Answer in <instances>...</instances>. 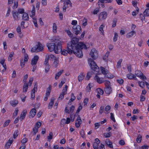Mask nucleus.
<instances>
[{
	"mask_svg": "<svg viewBox=\"0 0 149 149\" xmlns=\"http://www.w3.org/2000/svg\"><path fill=\"white\" fill-rule=\"evenodd\" d=\"M79 39L76 37L72 38L71 41L67 44V50H61V54L64 56L67 55L68 53L70 54L73 53L77 56L81 58L83 56L81 49H86L87 48L86 45L80 42H78Z\"/></svg>",
	"mask_w": 149,
	"mask_h": 149,
	"instance_id": "f257e3e1",
	"label": "nucleus"
},
{
	"mask_svg": "<svg viewBox=\"0 0 149 149\" xmlns=\"http://www.w3.org/2000/svg\"><path fill=\"white\" fill-rule=\"evenodd\" d=\"M47 46L50 52L54 51L56 54L61 51L62 46L60 41L58 40H53L52 42L47 44Z\"/></svg>",
	"mask_w": 149,
	"mask_h": 149,
	"instance_id": "f03ea898",
	"label": "nucleus"
},
{
	"mask_svg": "<svg viewBox=\"0 0 149 149\" xmlns=\"http://www.w3.org/2000/svg\"><path fill=\"white\" fill-rule=\"evenodd\" d=\"M88 61V63L90 64L91 69L95 71L98 72L99 68L93 60L91 58H89Z\"/></svg>",
	"mask_w": 149,
	"mask_h": 149,
	"instance_id": "7ed1b4c3",
	"label": "nucleus"
},
{
	"mask_svg": "<svg viewBox=\"0 0 149 149\" xmlns=\"http://www.w3.org/2000/svg\"><path fill=\"white\" fill-rule=\"evenodd\" d=\"M43 46L40 42H38V44L34 47H33L31 50L32 52H38L42 51L43 49Z\"/></svg>",
	"mask_w": 149,
	"mask_h": 149,
	"instance_id": "20e7f679",
	"label": "nucleus"
},
{
	"mask_svg": "<svg viewBox=\"0 0 149 149\" xmlns=\"http://www.w3.org/2000/svg\"><path fill=\"white\" fill-rule=\"evenodd\" d=\"M104 84L105 86L104 88L105 92L107 94H110L112 92V89L111 87L110 81L108 80L105 81Z\"/></svg>",
	"mask_w": 149,
	"mask_h": 149,
	"instance_id": "39448f33",
	"label": "nucleus"
},
{
	"mask_svg": "<svg viewBox=\"0 0 149 149\" xmlns=\"http://www.w3.org/2000/svg\"><path fill=\"white\" fill-rule=\"evenodd\" d=\"M89 55L91 57L92 59L93 60L96 59L98 56L97 51L94 48H93L91 49Z\"/></svg>",
	"mask_w": 149,
	"mask_h": 149,
	"instance_id": "423d86ee",
	"label": "nucleus"
},
{
	"mask_svg": "<svg viewBox=\"0 0 149 149\" xmlns=\"http://www.w3.org/2000/svg\"><path fill=\"white\" fill-rule=\"evenodd\" d=\"M72 30L73 32L76 35H77L81 31V26L79 25L73 26L72 27Z\"/></svg>",
	"mask_w": 149,
	"mask_h": 149,
	"instance_id": "0eeeda50",
	"label": "nucleus"
},
{
	"mask_svg": "<svg viewBox=\"0 0 149 149\" xmlns=\"http://www.w3.org/2000/svg\"><path fill=\"white\" fill-rule=\"evenodd\" d=\"M69 5L71 6V3L70 0H64V1L63 6V11L65 12L66 9L69 7Z\"/></svg>",
	"mask_w": 149,
	"mask_h": 149,
	"instance_id": "6e6552de",
	"label": "nucleus"
},
{
	"mask_svg": "<svg viewBox=\"0 0 149 149\" xmlns=\"http://www.w3.org/2000/svg\"><path fill=\"white\" fill-rule=\"evenodd\" d=\"M107 14L105 11L101 12L99 15L98 19L99 20H102L105 19L107 17Z\"/></svg>",
	"mask_w": 149,
	"mask_h": 149,
	"instance_id": "1a4fd4ad",
	"label": "nucleus"
},
{
	"mask_svg": "<svg viewBox=\"0 0 149 149\" xmlns=\"http://www.w3.org/2000/svg\"><path fill=\"white\" fill-rule=\"evenodd\" d=\"M82 123V120L80 116L77 115V119L75 121V126L77 128L79 127Z\"/></svg>",
	"mask_w": 149,
	"mask_h": 149,
	"instance_id": "9d476101",
	"label": "nucleus"
},
{
	"mask_svg": "<svg viewBox=\"0 0 149 149\" xmlns=\"http://www.w3.org/2000/svg\"><path fill=\"white\" fill-rule=\"evenodd\" d=\"M39 59V57L37 55L35 56L31 60V64L33 66L36 65Z\"/></svg>",
	"mask_w": 149,
	"mask_h": 149,
	"instance_id": "9b49d317",
	"label": "nucleus"
},
{
	"mask_svg": "<svg viewBox=\"0 0 149 149\" xmlns=\"http://www.w3.org/2000/svg\"><path fill=\"white\" fill-rule=\"evenodd\" d=\"M36 111L35 109H32L29 112V117L30 118H33L36 114Z\"/></svg>",
	"mask_w": 149,
	"mask_h": 149,
	"instance_id": "f8f14e48",
	"label": "nucleus"
},
{
	"mask_svg": "<svg viewBox=\"0 0 149 149\" xmlns=\"http://www.w3.org/2000/svg\"><path fill=\"white\" fill-rule=\"evenodd\" d=\"M51 88L50 86L47 89L46 92V96L45 97L44 100L45 101H47L48 99V97L49 96L50 93L51 91Z\"/></svg>",
	"mask_w": 149,
	"mask_h": 149,
	"instance_id": "ddd939ff",
	"label": "nucleus"
},
{
	"mask_svg": "<svg viewBox=\"0 0 149 149\" xmlns=\"http://www.w3.org/2000/svg\"><path fill=\"white\" fill-rule=\"evenodd\" d=\"M12 13L15 20L19 19V17L18 16V13L17 12L13 11L12 12Z\"/></svg>",
	"mask_w": 149,
	"mask_h": 149,
	"instance_id": "4468645a",
	"label": "nucleus"
},
{
	"mask_svg": "<svg viewBox=\"0 0 149 149\" xmlns=\"http://www.w3.org/2000/svg\"><path fill=\"white\" fill-rule=\"evenodd\" d=\"M26 113V110H23L20 116V119L21 120H23L25 118Z\"/></svg>",
	"mask_w": 149,
	"mask_h": 149,
	"instance_id": "2eb2a0df",
	"label": "nucleus"
},
{
	"mask_svg": "<svg viewBox=\"0 0 149 149\" xmlns=\"http://www.w3.org/2000/svg\"><path fill=\"white\" fill-rule=\"evenodd\" d=\"M136 32L134 31H132L128 33L126 35V37L127 38H129L132 37L134 35L136 34Z\"/></svg>",
	"mask_w": 149,
	"mask_h": 149,
	"instance_id": "dca6fc26",
	"label": "nucleus"
},
{
	"mask_svg": "<svg viewBox=\"0 0 149 149\" xmlns=\"http://www.w3.org/2000/svg\"><path fill=\"white\" fill-rule=\"evenodd\" d=\"M113 0H99L97 2V4L99 6L100 5V3H109L112 2Z\"/></svg>",
	"mask_w": 149,
	"mask_h": 149,
	"instance_id": "f3484780",
	"label": "nucleus"
},
{
	"mask_svg": "<svg viewBox=\"0 0 149 149\" xmlns=\"http://www.w3.org/2000/svg\"><path fill=\"white\" fill-rule=\"evenodd\" d=\"M95 80H96L97 82L99 84H101L103 83L105 81L103 80L102 78H100L99 76L96 75L94 77Z\"/></svg>",
	"mask_w": 149,
	"mask_h": 149,
	"instance_id": "a211bd4d",
	"label": "nucleus"
},
{
	"mask_svg": "<svg viewBox=\"0 0 149 149\" xmlns=\"http://www.w3.org/2000/svg\"><path fill=\"white\" fill-rule=\"evenodd\" d=\"M13 139L10 140V139L8 140L5 145V149H8L10 147V146L13 142Z\"/></svg>",
	"mask_w": 149,
	"mask_h": 149,
	"instance_id": "6ab92c4d",
	"label": "nucleus"
},
{
	"mask_svg": "<svg viewBox=\"0 0 149 149\" xmlns=\"http://www.w3.org/2000/svg\"><path fill=\"white\" fill-rule=\"evenodd\" d=\"M105 142L108 147H109L110 148H113V145L112 144V143L110 141L109 139H107L105 141Z\"/></svg>",
	"mask_w": 149,
	"mask_h": 149,
	"instance_id": "aec40b11",
	"label": "nucleus"
},
{
	"mask_svg": "<svg viewBox=\"0 0 149 149\" xmlns=\"http://www.w3.org/2000/svg\"><path fill=\"white\" fill-rule=\"evenodd\" d=\"M29 18L28 15L25 13H24L23 14L22 19L24 20L28 21Z\"/></svg>",
	"mask_w": 149,
	"mask_h": 149,
	"instance_id": "412c9836",
	"label": "nucleus"
},
{
	"mask_svg": "<svg viewBox=\"0 0 149 149\" xmlns=\"http://www.w3.org/2000/svg\"><path fill=\"white\" fill-rule=\"evenodd\" d=\"M54 99L53 98H52L51 99L50 102L48 105V108L49 109H51L52 108L54 103Z\"/></svg>",
	"mask_w": 149,
	"mask_h": 149,
	"instance_id": "4be33fe9",
	"label": "nucleus"
},
{
	"mask_svg": "<svg viewBox=\"0 0 149 149\" xmlns=\"http://www.w3.org/2000/svg\"><path fill=\"white\" fill-rule=\"evenodd\" d=\"M63 70H61L56 74L55 77L56 79L57 80L59 78V77L63 73Z\"/></svg>",
	"mask_w": 149,
	"mask_h": 149,
	"instance_id": "5701e85b",
	"label": "nucleus"
},
{
	"mask_svg": "<svg viewBox=\"0 0 149 149\" xmlns=\"http://www.w3.org/2000/svg\"><path fill=\"white\" fill-rule=\"evenodd\" d=\"M85 74H84L83 73H81L79 75L78 77V80L79 82L81 81L83 79Z\"/></svg>",
	"mask_w": 149,
	"mask_h": 149,
	"instance_id": "b1692460",
	"label": "nucleus"
},
{
	"mask_svg": "<svg viewBox=\"0 0 149 149\" xmlns=\"http://www.w3.org/2000/svg\"><path fill=\"white\" fill-rule=\"evenodd\" d=\"M135 74L137 77H140L143 73L140 71L137 70L135 71Z\"/></svg>",
	"mask_w": 149,
	"mask_h": 149,
	"instance_id": "393cba45",
	"label": "nucleus"
},
{
	"mask_svg": "<svg viewBox=\"0 0 149 149\" xmlns=\"http://www.w3.org/2000/svg\"><path fill=\"white\" fill-rule=\"evenodd\" d=\"M66 93H65L64 92L62 91L61 93L60 94L59 97H58V100H62L64 98V95L66 94Z\"/></svg>",
	"mask_w": 149,
	"mask_h": 149,
	"instance_id": "a878e982",
	"label": "nucleus"
},
{
	"mask_svg": "<svg viewBox=\"0 0 149 149\" xmlns=\"http://www.w3.org/2000/svg\"><path fill=\"white\" fill-rule=\"evenodd\" d=\"M10 104L13 107H15L18 103V102L16 100H13L10 102Z\"/></svg>",
	"mask_w": 149,
	"mask_h": 149,
	"instance_id": "bb28decb",
	"label": "nucleus"
},
{
	"mask_svg": "<svg viewBox=\"0 0 149 149\" xmlns=\"http://www.w3.org/2000/svg\"><path fill=\"white\" fill-rule=\"evenodd\" d=\"M28 84L27 83H24L23 85V92H26L28 88Z\"/></svg>",
	"mask_w": 149,
	"mask_h": 149,
	"instance_id": "cd10ccee",
	"label": "nucleus"
},
{
	"mask_svg": "<svg viewBox=\"0 0 149 149\" xmlns=\"http://www.w3.org/2000/svg\"><path fill=\"white\" fill-rule=\"evenodd\" d=\"M111 108V107L109 105L107 106L104 108L105 113L106 114L108 113L109 112L108 111L110 110Z\"/></svg>",
	"mask_w": 149,
	"mask_h": 149,
	"instance_id": "c85d7f7f",
	"label": "nucleus"
},
{
	"mask_svg": "<svg viewBox=\"0 0 149 149\" xmlns=\"http://www.w3.org/2000/svg\"><path fill=\"white\" fill-rule=\"evenodd\" d=\"M117 21V20L116 18H114L113 19L112 25V27L114 28L116 26Z\"/></svg>",
	"mask_w": 149,
	"mask_h": 149,
	"instance_id": "c756f323",
	"label": "nucleus"
},
{
	"mask_svg": "<svg viewBox=\"0 0 149 149\" xmlns=\"http://www.w3.org/2000/svg\"><path fill=\"white\" fill-rule=\"evenodd\" d=\"M109 52H107L105 54L104 56L103 57V59L105 61H107V58L108 57Z\"/></svg>",
	"mask_w": 149,
	"mask_h": 149,
	"instance_id": "7c9ffc66",
	"label": "nucleus"
},
{
	"mask_svg": "<svg viewBox=\"0 0 149 149\" xmlns=\"http://www.w3.org/2000/svg\"><path fill=\"white\" fill-rule=\"evenodd\" d=\"M75 99V97L73 93H71V97L69 101V102L70 103L71 102H73Z\"/></svg>",
	"mask_w": 149,
	"mask_h": 149,
	"instance_id": "2f4dec72",
	"label": "nucleus"
},
{
	"mask_svg": "<svg viewBox=\"0 0 149 149\" xmlns=\"http://www.w3.org/2000/svg\"><path fill=\"white\" fill-rule=\"evenodd\" d=\"M19 134V131L18 130H16L13 134V138L14 139H15L18 136Z\"/></svg>",
	"mask_w": 149,
	"mask_h": 149,
	"instance_id": "473e14b6",
	"label": "nucleus"
},
{
	"mask_svg": "<svg viewBox=\"0 0 149 149\" xmlns=\"http://www.w3.org/2000/svg\"><path fill=\"white\" fill-rule=\"evenodd\" d=\"M144 15L145 16H149V9H146L143 12Z\"/></svg>",
	"mask_w": 149,
	"mask_h": 149,
	"instance_id": "72a5a7b5",
	"label": "nucleus"
},
{
	"mask_svg": "<svg viewBox=\"0 0 149 149\" xmlns=\"http://www.w3.org/2000/svg\"><path fill=\"white\" fill-rule=\"evenodd\" d=\"M65 31L68 34V36L71 38H72L73 37V34L69 30H65Z\"/></svg>",
	"mask_w": 149,
	"mask_h": 149,
	"instance_id": "f704fd0d",
	"label": "nucleus"
},
{
	"mask_svg": "<svg viewBox=\"0 0 149 149\" xmlns=\"http://www.w3.org/2000/svg\"><path fill=\"white\" fill-rule=\"evenodd\" d=\"M10 120H6L4 123L3 124V126L4 127H6L8 126V125L10 123Z\"/></svg>",
	"mask_w": 149,
	"mask_h": 149,
	"instance_id": "c9c22d12",
	"label": "nucleus"
},
{
	"mask_svg": "<svg viewBox=\"0 0 149 149\" xmlns=\"http://www.w3.org/2000/svg\"><path fill=\"white\" fill-rule=\"evenodd\" d=\"M104 27V26L102 24L100 26L99 28V30L100 32L102 34L104 35V30H103V27Z\"/></svg>",
	"mask_w": 149,
	"mask_h": 149,
	"instance_id": "e433bc0d",
	"label": "nucleus"
},
{
	"mask_svg": "<svg viewBox=\"0 0 149 149\" xmlns=\"http://www.w3.org/2000/svg\"><path fill=\"white\" fill-rule=\"evenodd\" d=\"M142 136L140 134L139 135L136 139L137 142L139 143L141 142V141L142 139Z\"/></svg>",
	"mask_w": 149,
	"mask_h": 149,
	"instance_id": "4c0bfd02",
	"label": "nucleus"
},
{
	"mask_svg": "<svg viewBox=\"0 0 149 149\" xmlns=\"http://www.w3.org/2000/svg\"><path fill=\"white\" fill-rule=\"evenodd\" d=\"M59 63V61L58 59L55 58L54 60V62L53 63V64L54 65L55 67H56L58 66Z\"/></svg>",
	"mask_w": 149,
	"mask_h": 149,
	"instance_id": "58836bf2",
	"label": "nucleus"
},
{
	"mask_svg": "<svg viewBox=\"0 0 149 149\" xmlns=\"http://www.w3.org/2000/svg\"><path fill=\"white\" fill-rule=\"evenodd\" d=\"M66 123L65 119V118L62 119L61 121L60 125L61 126H63Z\"/></svg>",
	"mask_w": 149,
	"mask_h": 149,
	"instance_id": "ea45409f",
	"label": "nucleus"
},
{
	"mask_svg": "<svg viewBox=\"0 0 149 149\" xmlns=\"http://www.w3.org/2000/svg\"><path fill=\"white\" fill-rule=\"evenodd\" d=\"M53 134L52 132H51L49 133V136H47L48 140L50 141V140L52 139Z\"/></svg>",
	"mask_w": 149,
	"mask_h": 149,
	"instance_id": "a19ab883",
	"label": "nucleus"
},
{
	"mask_svg": "<svg viewBox=\"0 0 149 149\" xmlns=\"http://www.w3.org/2000/svg\"><path fill=\"white\" fill-rule=\"evenodd\" d=\"M134 76V74H132V73H130L128 74H127V78L130 79H133V77Z\"/></svg>",
	"mask_w": 149,
	"mask_h": 149,
	"instance_id": "79ce46f5",
	"label": "nucleus"
},
{
	"mask_svg": "<svg viewBox=\"0 0 149 149\" xmlns=\"http://www.w3.org/2000/svg\"><path fill=\"white\" fill-rule=\"evenodd\" d=\"M118 36V34L116 33H114V36L113 38V41L114 42H116L117 40V38Z\"/></svg>",
	"mask_w": 149,
	"mask_h": 149,
	"instance_id": "37998d69",
	"label": "nucleus"
},
{
	"mask_svg": "<svg viewBox=\"0 0 149 149\" xmlns=\"http://www.w3.org/2000/svg\"><path fill=\"white\" fill-rule=\"evenodd\" d=\"M105 77H107L109 79H112L114 77V76L112 74H109L108 73L106 74L105 75Z\"/></svg>",
	"mask_w": 149,
	"mask_h": 149,
	"instance_id": "c03bdc74",
	"label": "nucleus"
},
{
	"mask_svg": "<svg viewBox=\"0 0 149 149\" xmlns=\"http://www.w3.org/2000/svg\"><path fill=\"white\" fill-rule=\"evenodd\" d=\"M20 97L22 101L23 102H24L25 100L26 96H25L23 94H21L20 95Z\"/></svg>",
	"mask_w": 149,
	"mask_h": 149,
	"instance_id": "a18cd8bd",
	"label": "nucleus"
},
{
	"mask_svg": "<svg viewBox=\"0 0 149 149\" xmlns=\"http://www.w3.org/2000/svg\"><path fill=\"white\" fill-rule=\"evenodd\" d=\"M14 53L13 52H11L8 57V61H11L12 59V57L13 56Z\"/></svg>",
	"mask_w": 149,
	"mask_h": 149,
	"instance_id": "49530a36",
	"label": "nucleus"
},
{
	"mask_svg": "<svg viewBox=\"0 0 149 149\" xmlns=\"http://www.w3.org/2000/svg\"><path fill=\"white\" fill-rule=\"evenodd\" d=\"M101 70L102 73L105 75L107 73V71L105 70V69L103 67H101Z\"/></svg>",
	"mask_w": 149,
	"mask_h": 149,
	"instance_id": "de8ad7c7",
	"label": "nucleus"
},
{
	"mask_svg": "<svg viewBox=\"0 0 149 149\" xmlns=\"http://www.w3.org/2000/svg\"><path fill=\"white\" fill-rule=\"evenodd\" d=\"M122 61V59H120L117 63V67L118 68L120 67L121 62Z\"/></svg>",
	"mask_w": 149,
	"mask_h": 149,
	"instance_id": "09e8293b",
	"label": "nucleus"
},
{
	"mask_svg": "<svg viewBox=\"0 0 149 149\" xmlns=\"http://www.w3.org/2000/svg\"><path fill=\"white\" fill-rule=\"evenodd\" d=\"M49 60V57H46V58L44 63V65H45V66L49 65L48 63Z\"/></svg>",
	"mask_w": 149,
	"mask_h": 149,
	"instance_id": "8fccbe9b",
	"label": "nucleus"
},
{
	"mask_svg": "<svg viewBox=\"0 0 149 149\" xmlns=\"http://www.w3.org/2000/svg\"><path fill=\"white\" fill-rule=\"evenodd\" d=\"M18 111H19V110H18V108H15V111L13 114V116H15V117L13 118H15V117H16L17 116Z\"/></svg>",
	"mask_w": 149,
	"mask_h": 149,
	"instance_id": "3c124183",
	"label": "nucleus"
},
{
	"mask_svg": "<svg viewBox=\"0 0 149 149\" xmlns=\"http://www.w3.org/2000/svg\"><path fill=\"white\" fill-rule=\"evenodd\" d=\"M24 10L23 8H19L18 9V11L17 12L18 13V14H22L24 13Z\"/></svg>",
	"mask_w": 149,
	"mask_h": 149,
	"instance_id": "603ef678",
	"label": "nucleus"
},
{
	"mask_svg": "<svg viewBox=\"0 0 149 149\" xmlns=\"http://www.w3.org/2000/svg\"><path fill=\"white\" fill-rule=\"evenodd\" d=\"M53 29L54 32H56L57 30V26L56 23H54L53 24Z\"/></svg>",
	"mask_w": 149,
	"mask_h": 149,
	"instance_id": "864d4df0",
	"label": "nucleus"
},
{
	"mask_svg": "<svg viewBox=\"0 0 149 149\" xmlns=\"http://www.w3.org/2000/svg\"><path fill=\"white\" fill-rule=\"evenodd\" d=\"M23 60V59L21 60L20 61V65L22 68H23L24 67V65L25 63V62Z\"/></svg>",
	"mask_w": 149,
	"mask_h": 149,
	"instance_id": "5fc2aeb1",
	"label": "nucleus"
},
{
	"mask_svg": "<svg viewBox=\"0 0 149 149\" xmlns=\"http://www.w3.org/2000/svg\"><path fill=\"white\" fill-rule=\"evenodd\" d=\"M104 109V106H101L100 108L99 111V113L101 114L103 112Z\"/></svg>",
	"mask_w": 149,
	"mask_h": 149,
	"instance_id": "6e6d98bb",
	"label": "nucleus"
},
{
	"mask_svg": "<svg viewBox=\"0 0 149 149\" xmlns=\"http://www.w3.org/2000/svg\"><path fill=\"white\" fill-rule=\"evenodd\" d=\"M92 73L91 72H88L87 74L86 77L87 78V80H88L91 77Z\"/></svg>",
	"mask_w": 149,
	"mask_h": 149,
	"instance_id": "4d7b16f0",
	"label": "nucleus"
},
{
	"mask_svg": "<svg viewBox=\"0 0 149 149\" xmlns=\"http://www.w3.org/2000/svg\"><path fill=\"white\" fill-rule=\"evenodd\" d=\"M82 106L80 104L79 106V107L76 112V114L78 113H79L80 111L82 109Z\"/></svg>",
	"mask_w": 149,
	"mask_h": 149,
	"instance_id": "13d9d810",
	"label": "nucleus"
},
{
	"mask_svg": "<svg viewBox=\"0 0 149 149\" xmlns=\"http://www.w3.org/2000/svg\"><path fill=\"white\" fill-rule=\"evenodd\" d=\"M138 83L139 86L140 87H141L142 88H143V87H144V86H145V84H144V83L143 82H140V81H139L138 82Z\"/></svg>",
	"mask_w": 149,
	"mask_h": 149,
	"instance_id": "bf43d9fd",
	"label": "nucleus"
},
{
	"mask_svg": "<svg viewBox=\"0 0 149 149\" xmlns=\"http://www.w3.org/2000/svg\"><path fill=\"white\" fill-rule=\"evenodd\" d=\"M36 91H31V98L33 99H34L35 98V93Z\"/></svg>",
	"mask_w": 149,
	"mask_h": 149,
	"instance_id": "052dcab7",
	"label": "nucleus"
},
{
	"mask_svg": "<svg viewBox=\"0 0 149 149\" xmlns=\"http://www.w3.org/2000/svg\"><path fill=\"white\" fill-rule=\"evenodd\" d=\"M87 24V19L84 18L83 20L82 26H85Z\"/></svg>",
	"mask_w": 149,
	"mask_h": 149,
	"instance_id": "680f3d73",
	"label": "nucleus"
},
{
	"mask_svg": "<svg viewBox=\"0 0 149 149\" xmlns=\"http://www.w3.org/2000/svg\"><path fill=\"white\" fill-rule=\"evenodd\" d=\"M17 31L19 34H21L22 32L21 31V29L19 25L17 26Z\"/></svg>",
	"mask_w": 149,
	"mask_h": 149,
	"instance_id": "e2e57ef3",
	"label": "nucleus"
},
{
	"mask_svg": "<svg viewBox=\"0 0 149 149\" xmlns=\"http://www.w3.org/2000/svg\"><path fill=\"white\" fill-rule=\"evenodd\" d=\"M37 83L36 82L35 83L33 88L32 90L36 91L37 90Z\"/></svg>",
	"mask_w": 149,
	"mask_h": 149,
	"instance_id": "0e129e2a",
	"label": "nucleus"
},
{
	"mask_svg": "<svg viewBox=\"0 0 149 149\" xmlns=\"http://www.w3.org/2000/svg\"><path fill=\"white\" fill-rule=\"evenodd\" d=\"M18 6V3L17 2H15L14 3V5L13 6V9H15L17 8Z\"/></svg>",
	"mask_w": 149,
	"mask_h": 149,
	"instance_id": "69168bd1",
	"label": "nucleus"
},
{
	"mask_svg": "<svg viewBox=\"0 0 149 149\" xmlns=\"http://www.w3.org/2000/svg\"><path fill=\"white\" fill-rule=\"evenodd\" d=\"M80 134L83 138H84L85 137V133L84 130H82L80 132Z\"/></svg>",
	"mask_w": 149,
	"mask_h": 149,
	"instance_id": "338daca9",
	"label": "nucleus"
},
{
	"mask_svg": "<svg viewBox=\"0 0 149 149\" xmlns=\"http://www.w3.org/2000/svg\"><path fill=\"white\" fill-rule=\"evenodd\" d=\"M149 146L147 145H144L140 148V149H148Z\"/></svg>",
	"mask_w": 149,
	"mask_h": 149,
	"instance_id": "774afa93",
	"label": "nucleus"
}]
</instances>
